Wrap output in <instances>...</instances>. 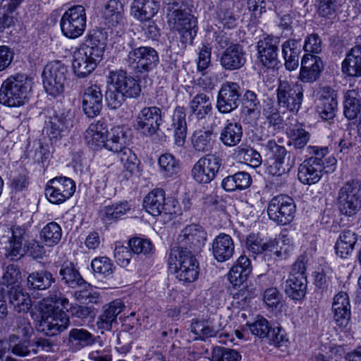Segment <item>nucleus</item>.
Listing matches in <instances>:
<instances>
[{
	"label": "nucleus",
	"instance_id": "1",
	"mask_svg": "<svg viewBox=\"0 0 361 361\" xmlns=\"http://www.w3.org/2000/svg\"><path fill=\"white\" fill-rule=\"evenodd\" d=\"M169 26L182 35L185 42L192 41L196 35L197 20L184 0H169L166 6Z\"/></svg>",
	"mask_w": 361,
	"mask_h": 361
},
{
	"label": "nucleus",
	"instance_id": "2",
	"mask_svg": "<svg viewBox=\"0 0 361 361\" xmlns=\"http://www.w3.org/2000/svg\"><path fill=\"white\" fill-rule=\"evenodd\" d=\"M32 81L25 74L11 75L4 80L0 88V103L8 107L23 106L28 100Z\"/></svg>",
	"mask_w": 361,
	"mask_h": 361
},
{
	"label": "nucleus",
	"instance_id": "3",
	"mask_svg": "<svg viewBox=\"0 0 361 361\" xmlns=\"http://www.w3.org/2000/svg\"><path fill=\"white\" fill-rule=\"evenodd\" d=\"M309 154H314L305 159L298 167V177L305 185H312L318 183L324 173H328V166H324L323 156L327 152L326 148L319 149L309 146L307 148Z\"/></svg>",
	"mask_w": 361,
	"mask_h": 361
},
{
	"label": "nucleus",
	"instance_id": "4",
	"mask_svg": "<svg viewBox=\"0 0 361 361\" xmlns=\"http://www.w3.org/2000/svg\"><path fill=\"white\" fill-rule=\"evenodd\" d=\"M168 262L170 267L174 266L179 281L192 283L197 279L198 262L190 251L172 248Z\"/></svg>",
	"mask_w": 361,
	"mask_h": 361
},
{
	"label": "nucleus",
	"instance_id": "5",
	"mask_svg": "<svg viewBox=\"0 0 361 361\" xmlns=\"http://www.w3.org/2000/svg\"><path fill=\"white\" fill-rule=\"evenodd\" d=\"M68 71L67 66L60 61L48 63L42 72V82L47 94L56 97L63 93L67 83Z\"/></svg>",
	"mask_w": 361,
	"mask_h": 361
},
{
	"label": "nucleus",
	"instance_id": "6",
	"mask_svg": "<svg viewBox=\"0 0 361 361\" xmlns=\"http://www.w3.org/2000/svg\"><path fill=\"white\" fill-rule=\"evenodd\" d=\"M336 202L340 212L355 215L361 208V184L357 180L346 181L338 190Z\"/></svg>",
	"mask_w": 361,
	"mask_h": 361
},
{
	"label": "nucleus",
	"instance_id": "7",
	"mask_svg": "<svg viewBox=\"0 0 361 361\" xmlns=\"http://www.w3.org/2000/svg\"><path fill=\"white\" fill-rule=\"evenodd\" d=\"M86 22L87 16L84 6H73L68 8L61 18V32L67 38L76 39L84 33Z\"/></svg>",
	"mask_w": 361,
	"mask_h": 361
},
{
	"label": "nucleus",
	"instance_id": "8",
	"mask_svg": "<svg viewBox=\"0 0 361 361\" xmlns=\"http://www.w3.org/2000/svg\"><path fill=\"white\" fill-rule=\"evenodd\" d=\"M159 61L157 51L150 47H140L128 52L126 62L136 73H147L156 68Z\"/></svg>",
	"mask_w": 361,
	"mask_h": 361
},
{
	"label": "nucleus",
	"instance_id": "9",
	"mask_svg": "<svg viewBox=\"0 0 361 361\" xmlns=\"http://www.w3.org/2000/svg\"><path fill=\"white\" fill-rule=\"evenodd\" d=\"M296 206L293 198L286 195H279L271 199L267 214L269 219L279 225H287L293 221Z\"/></svg>",
	"mask_w": 361,
	"mask_h": 361
},
{
	"label": "nucleus",
	"instance_id": "10",
	"mask_svg": "<svg viewBox=\"0 0 361 361\" xmlns=\"http://www.w3.org/2000/svg\"><path fill=\"white\" fill-rule=\"evenodd\" d=\"M276 96L280 107L298 111L303 100V88L300 84L279 80Z\"/></svg>",
	"mask_w": 361,
	"mask_h": 361
},
{
	"label": "nucleus",
	"instance_id": "11",
	"mask_svg": "<svg viewBox=\"0 0 361 361\" xmlns=\"http://www.w3.org/2000/svg\"><path fill=\"white\" fill-rule=\"evenodd\" d=\"M221 165V159L216 154H208L200 158L194 164L191 175L200 184L210 183L216 177Z\"/></svg>",
	"mask_w": 361,
	"mask_h": 361
},
{
	"label": "nucleus",
	"instance_id": "12",
	"mask_svg": "<svg viewBox=\"0 0 361 361\" xmlns=\"http://www.w3.org/2000/svg\"><path fill=\"white\" fill-rule=\"evenodd\" d=\"M70 324L69 317L62 310H48L43 312L37 330L48 336H54L66 330Z\"/></svg>",
	"mask_w": 361,
	"mask_h": 361
},
{
	"label": "nucleus",
	"instance_id": "13",
	"mask_svg": "<svg viewBox=\"0 0 361 361\" xmlns=\"http://www.w3.org/2000/svg\"><path fill=\"white\" fill-rule=\"evenodd\" d=\"M74 181L67 177L60 176L51 179L47 183L45 195L53 204H61L69 199L75 192Z\"/></svg>",
	"mask_w": 361,
	"mask_h": 361
},
{
	"label": "nucleus",
	"instance_id": "14",
	"mask_svg": "<svg viewBox=\"0 0 361 361\" xmlns=\"http://www.w3.org/2000/svg\"><path fill=\"white\" fill-rule=\"evenodd\" d=\"M241 88L238 83L227 81L221 85L216 99V109L221 114H229L239 105Z\"/></svg>",
	"mask_w": 361,
	"mask_h": 361
},
{
	"label": "nucleus",
	"instance_id": "15",
	"mask_svg": "<svg viewBox=\"0 0 361 361\" xmlns=\"http://www.w3.org/2000/svg\"><path fill=\"white\" fill-rule=\"evenodd\" d=\"M206 233L198 225L191 224L183 228L177 238L178 246L174 247L179 250L197 252L204 244Z\"/></svg>",
	"mask_w": 361,
	"mask_h": 361
},
{
	"label": "nucleus",
	"instance_id": "16",
	"mask_svg": "<svg viewBox=\"0 0 361 361\" xmlns=\"http://www.w3.org/2000/svg\"><path fill=\"white\" fill-rule=\"evenodd\" d=\"M161 122V110L159 107H145L136 117L135 127L140 133L152 136L159 130Z\"/></svg>",
	"mask_w": 361,
	"mask_h": 361
},
{
	"label": "nucleus",
	"instance_id": "17",
	"mask_svg": "<svg viewBox=\"0 0 361 361\" xmlns=\"http://www.w3.org/2000/svg\"><path fill=\"white\" fill-rule=\"evenodd\" d=\"M266 156L268 157L267 172L274 176H281L288 170V164H285L287 154L286 148L279 145L274 140H269L264 146Z\"/></svg>",
	"mask_w": 361,
	"mask_h": 361
},
{
	"label": "nucleus",
	"instance_id": "18",
	"mask_svg": "<svg viewBox=\"0 0 361 361\" xmlns=\"http://www.w3.org/2000/svg\"><path fill=\"white\" fill-rule=\"evenodd\" d=\"M143 204L146 211L154 216L162 212L166 214L176 213L174 200H169L166 202L164 191L159 188L148 193L144 199Z\"/></svg>",
	"mask_w": 361,
	"mask_h": 361
},
{
	"label": "nucleus",
	"instance_id": "19",
	"mask_svg": "<svg viewBox=\"0 0 361 361\" xmlns=\"http://www.w3.org/2000/svg\"><path fill=\"white\" fill-rule=\"evenodd\" d=\"M101 61L100 59L79 47L73 54V73L78 78H86L93 72Z\"/></svg>",
	"mask_w": 361,
	"mask_h": 361
},
{
	"label": "nucleus",
	"instance_id": "20",
	"mask_svg": "<svg viewBox=\"0 0 361 361\" xmlns=\"http://www.w3.org/2000/svg\"><path fill=\"white\" fill-rule=\"evenodd\" d=\"M108 82L111 83L118 91L123 93L126 97H137L141 91L138 82L121 70L111 71Z\"/></svg>",
	"mask_w": 361,
	"mask_h": 361
},
{
	"label": "nucleus",
	"instance_id": "21",
	"mask_svg": "<svg viewBox=\"0 0 361 361\" xmlns=\"http://www.w3.org/2000/svg\"><path fill=\"white\" fill-rule=\"evenodd\" d=\"M280 38L267 36L257 42L259 58L262 63L268 68L275 66L278 59Z\"/></svg>",
	"mask_w": 361,
	"mask_h": 361
},
{
	"label": "nucleus",
	"instance_id": "22",
	"mask_svg": "<svg viewBox=\"0 0 361 361\" xmlns=\"http://www.w3.org/2000/svg\"><path fill=\"white\" fill-rule=\"evenodd\" d=\"M103 95L97 85H92L85 90L82 95V109L88 117H95L101 111Z\"/></svg>",
	"mask_w": 361,
	"mask_h": 361
},
{
	"label": "nucleus",
	"instance_id": "23",
	"mask_svg": "<svg viewBox=\"0 0 361 361\" xmlns=\"http://www.w3.org/2000/svg\"><path fill=\"white\" fill-rule=\"evenodd\" d=\"M323 70V63L319 57L305 54L301 61L299 78L303 82H313L320 76Z\"/></svg>",
	"mask_w": 361,
	"mask_h": 361
},
{
	"label": "nucleus",
	"instance_id": "24",
	"mask_svg": "<svg viewBox=\"0 0 361 361\" xmlns=\"http://www.w3.org/2000/svg\"><path fill=\"white\" fill-rule=\"evenodd\" d=\"M246 62L243 47L238 43L226 49L220 58L221 66L226 70L235 71L242 68Z\"/></svg>",
	"mask_w": 361,
	"mask_h": 361
},
{
	"label": "nucleus",
	"instance_id": "25",
	"mask_svg": "<svg viewBox=\"0 0 361 361\" xmlns=\"http://www.w3.org/2000/svg\"><path fill=\"white\" fill-rule=\"evenodd\" d=\"M108 134V126L104 121L100 120L91 123L85 133L87 145L94 150L104 147Z\"/></svg>",
	"mask_w": 361,
	"mask_h": 361
},
{
	"label": "nucleus",
	"instance_id": "26",
	"mask_svg": "<svg viewBox=\"0 0 361 361\" xmlns=\"http://www.w3.org/2000/svg\"><path fill=\"white\" fill-rule=\"evenodd\" d=\"M107 34L102 30H93L80 47L102 60L106 46Z\"/></svg>",
	"mask_w": 361,
	"mask_h": 361
},
{
	"label": "nucleus",
	"instance_id": "27",
	"mask_svg": "<svg viewBox=\"0 0 361 361\" xmlns=\"http://www.w3.org/2000/svg\"><path fill=\"white\" fill-rule=\"evenodd\" d=\"M234 242L229 235L221 233L213 240L212 254L219 262L230 259L234 254Z\"/></svg>",
	"mask_w": 361,
	"mask_h": 361
},
{
	"label": "nucleus",
	"instance_id": "28",
	"mask_svg": "<svg viewBox=\"0 0 361 361\" xmlns=\"http://www.w3.org/2000/svg\"><path fill=\"white\" fill-rule=\"evenodd\" d=\"M124 307L123 303L118 300L104 305L102 313L97 321V326L102 330H111L113 324L116 322L117 316L123 311Z\"/></svg>",
	"mask_w": 361,
	"mask_h": 361
},
{
	"label": "nucleus",
	"instance_id": "29",
	"mask_svg": "<svg viewBox=\"0 0 361 361\" xmlns=\"http://www.w3.org/2000/svg\"><path fill=\"white\" fill-rule=\"evenodd\" d=\"M281 48L286 68L289 71L296 69L299 65V58L302 49L301 39H289L283 42Z\"/></svg>",
	"mask_w": 361,
	"mask_h": 361
},
{
	"label": "nucleus",
	"instance_id": "30",
	"mask_svg": "<svg viewBox=\"0 0 361 361\" xmlns=\"http://www.w3.org/2000/svg\"><path fill=\"white\" fill-rule=\"evenodd\" d=\"M186 112L183 107L175 109L172 116V127L174 130V141L178 147H183L187 135Z\"/></svg>",
	"mask_w": 361,
	"mask_h": 361
},
{
	"label": "nucleus",
	"instance_id": "31",
	"mask_svg": "<svg viewBox=\"0 0 361 361\" xmlns=\"http://www.w3.org/2000/svg\"><path fill=\"white\" fill-rule=\"evenodd\" d=\"M159 7L154 0H134L131 14L140 21H149L157 13Z\"/></svg>",
	"mask_w": 361,
	"mask_h": 361
},
{
	"label": "nucleus",
	"instance_id": "32",
	"mask_svg": "<svg viewBox=\"0 0 361 361\" xmlns=\"http://www.w3.org/2000/svg\"><path fill=\"white\" fill-rule=\"evenodd\" d=\"M94 343V336L85 329L74 328L68 332L67 345L73 351L80 350Z\"/></svg>",
	"mask_w": 361,
	"mask_h": 361
},
{
	"label": "nucleus",
	"instance_id": "33",
	"mask_svg": "<svg viewBox=\"0 0 361 361\" xmlns=\"http://www.w3.org/2000/svg\"><path fill=\"white\" fill-rule=\"evenodd\" d=\"M9 303L18 312H27L32 306L30 295L21 286H13L8 290Z\"/></svg>",
	"mask_w": 361,
	"mask_h": 361
},
{
	"label": "nucleus",
	"instance_id": "34",
	"mask_svg": "<svg viewBox=\"0 0 361 361\" xmlns=\"http://www.w3.org/2000/svg\"><path fill=\"white\" fill-rule=\"evenodd\" d=\"M278 242L275 240L264 241L257 233H250L245 240V247L253 255H257L264 252H274L277 249Z\"/></svg>",
	"mask_w": 361,
	"mask_h": 361
},
{
	"label": "nucleus",
	"instance_id": "35",
	"mask_svg": "<svg viewBox=\"0 0 361 361\" xmlns=\"http://www.w3.org/2000/svg\"><path fill=\"white\" fill-rule=\"evenodd\" d=\"M344 115L349 120L361 117V90L357 88L349 90L345 93Z\"/></svg>",
	"mask_w": 361,
	"mask_h": 361
},
{
	"label": "nucleus",
	"instance_id": "36",
	"mask_svg": "<svg viewBox=\"0 0 361 361\" xmlns=\"http://www.w3.org/2000/svg\"><path fill=\"white\" fill-rule=\"evenodd\" d=\"M189 108L192 116L198 120L204 119L212 110V103L209 95L205 93L196 94L190 102Z\"/></svg>",
	"mask_w": 361,
	"mask_h": 361
},
{
	"label": "nucleus",
	"instance_id": "37",
	"mask_svg": "<svg viewBox=\"0 0 361 361\" xmlns=\"http://www.w3.org/2000/svg\"><path fill=\"white\" fill-rule=\"evenodd\" d=\"M243 128L240 123L227 121L225 126L221 129L219 140L227 147H235L241 141Z\"/></svg>",
	"mask_w": 361,
	"mask_h": 361
},
{
	"label": "nucleus",
	"instance_id": "38",
	"mask_svg": "<svg viewBox=\"0 0 361 361\" xmlns=\"http://www.w3.org/2000/svg\"><path fill=\"white\" fill-rule=\"evenodd\" d=\"M127 135L123 127L115 126L108 131L104 147L114 153H118L127 148Z\"/></svg>",
	"mask_w": 361,
	"mask_h": 361
},
{
	"label": "nucleus",
	"instance_id": "39",
	"mask_svg": "<svg viewBox=\"0 0 361 361\" xmlns=\"http://www.w3.org/2000/svg\"><path fill=\"white\" fill-rule=\"evenodd\" d=\"M68 121L63 116L54 115L45 122L44 130L51 140H59L68 128Z\"/></svg>",
	"mask_w": 361,
	"mask_h": 361
},
{
	"label": "nucleus",
	"instance_id": "40",
	"mask_svg": "<svg viewBox=\"0 0 361 361\" xmlns=\"http://www.w3.org/2000/svg\"><path fill=\"white\" fill-rule=\"evenodd\" d=\"M306 276H289L286 281L285 292L293 300L302 299L306 294Z\"/></svg>",
	"mask_w": 361,
	"mask_h": 361
},
{
	"label": "nucleus",
	"instance_id": "41",
	"mask_svg": "<svg viewBox=\"0 0 361 361\" xmlns=\"http://www.w3.org/2000/svg\"><path fill=\"white\" fill-rule=\"evenodd\" d=\"M357 234L350 229L343 230L335 245V250L337 255L342 258L346 257L354 250V246L357 242Z\"/></svg>",
	"mask_w": 361,
	"mask_h": 361
},
{
	"label": "nucleus",
	"instance_id": "42",
	"mask_svg": "<svg viewBox=\"0 0 361 361\" xmlns=\"http://www.w3.org/2000/svg\"><path fill=\"white\" fill-rule=\"evenodd\" d=\"M55 282L53 274L47 270L30 273L27 278V286L33 290H46Z\"/></svg>",
	"mask_w": 361,
	"mask_h": 361
},
{
	"label": "nucleus",
	"instance_id": "43",
	"mask_svg": "<svg viewBox=\"0 0 361 361\" xmlns=\"http://www.w3.org/2000/svg\"><path fill=\"white\" fill-rule=\"evenodd\" d=\"M192 145L195 151L202 153L212 150L214 144L213 131L212 130H197L192 135Z\"/></svg>",
	"mask_w": 361,
	"mask_h": 361
},
{
	"label": "nucleus",
	"instance_id": "44",
	"mask_svg": "<svg viewBox=\"0 0 361 361\" xmlns=\"http://www.w3.org/2000/svg\"><path fill=\"white\" fill-rule=\"evenodd\" d=\"M343 71L350 76H361V49L353 47L343 62Z\"/></svg>",
	"mask_w": 361,
	"mask_h": 361
},
{
	"label": "nucleus",
	"instance_id": "45",
	"mask_svg": "<svg viewBox=\"0 0 361 361\" xmlns=\"http://www.w3.org/2000/svg\"><path fill=\"white\" fill-rule=\"evenodd\" d=\"M221 330V325L214 319L195 321L191 324V331L200 339L216 336Z\"/></svg>",
	"mask_w": 361,
	"mask_h": 361
},
{
	"label": "nucleus",
	"instance_id": "46",
	"mask_svg": "<svg viewBox=\"0 0 361 361\" xmlns=\"http://www.w3.org/2000/svg\"><path fill=\"white\" fill-rule=\"evenodd\" d=\"M61 280L64 284L72 288H76L83 283V279L72 262H64L59 270Z\"/></svg>",
	"mask_w": 361,
	"mask_h": 361
},
{
	"label": "nucleus",
	"instance_id": "47",
	"mask_svg": "<svg viewBox=\"0 0 361 361\" xmlns=\"http://www.w3.org/2000/svg\"><path fill=\"white\" fill-rule=\"evenodd\" d=\"M130 210V206L128 202L116 203L114 204L104 206L99 214L102 220L105 224H111L113 221L121 218Z\"/></svg>",
	"mask_w": 361,
	"mask_h": 361
},
{
	"label": "nucleus",
	"instance_id": "48",
	"mask_svg": "<svg viewBox=\"0 0 361 361\" xmlns=\"http://www.w3.org/2000/svg\"><path fill=\"white\" fill-rule=\"evenodd\" d=\"M345 0H319L318 13L322 17L334 19L341 12Z\"/></svg>",
	"mask_w": 361,
	"mask_h": 361
},
{
	"label": "nucleus",
	"instance_id": "49",
	"mask_svg": "<svg viewBox=\"0 0 361 361\" xmlns=\"http://www.w3.org/2000/svg\"><path fill=\"white\" fill-rule=\"evenodd\" d=\"M118 157L123 164L125 173V177L128 178L135 171L137 168V159L132 150L127 147L124 148L120 152L117 153Z\"/></svg>",
	"mask_w": 361,
	"mask_h": 361
},
{
	"label": "nucleus",
	"instance_id": "50",
	"mask_svg": "<svg viewBox=\"0 0 361 361\" xmlns=\"http://www.w3.org/2000/svg\"><path fill=\"white\" fill-rule=\"evenodd\" d=\"M61 226L54 221L46 225L40 233L41 238L48 246H54L58 244L61 238Z\"/></svg>",
	"mask_w": 361,
	"mask_h": 361
},
{
	"label": "nucleus",
	"instance_id": "51",
	"mask_svg": "<svg viewBox=\"0 0 361 361\" xmlns=\"http://www.w3.org/2000/svg\"><path fill=\"white\" fill-rule=\"evenodd\" d=\"M290 145L295 149H302L310 140V133L299 126L290 128L288 132Z\"/></svg>",
	"mask_w": 361,
	"mask_h": 361
},
{
	"label": "nucleus",
	"instance_id": "52",
	"mask_svg": "<svg viewBox=\"0 0 361 361\" xmlns=\"http://www.w3.org/2000/svg\"><path fill=\"white\" fill-rule=\"evenodd\" d=\"M20 271L17 266L11 264L8 266L4 273L0 285L11 290L13 286H21L19 283Z\"/></svg>",
	"mask_w": 361,
	"mask_h": 361
},
{
	"label": "nucleus",
	"instance_id": "53",
	"mask_svg": "<svg viewBox=\"0 0 361 361\" xmlns=\"http://www.w3.org/2000/svg\"><path fill=\"white\" fill-rule=\"evenodd\" d=\"M159 164L165 176L172 177L179 171L178 162L171 154L166 153L160 156Z\"/></svg>",
	"mask_w": 361,
	"mask_h": 361
},
{
	"label": "nucleus",
	"instance_id": "54",
	"mask_svg": "<svg viewBox=\"0 0 361 361\" xmlns=\"http://www.w3.org/2000/svg\"><path fill=\"white\" fill-rule=\"evenodd\" d=\"M241 355L233 349L216 347L212 350V361H240Z\"/></svg>",
	"mask_w": 361,
	"mask_h": 361
},
{
	"label": "nucleus",
	"instance_id": "55",
	"mask_svg": "<svg viewBox=\"0 0 361 361\" xmlns=\"http://www.w3.org/2000/svg\"><path fill=\"white\" fill-rule=\"evenodd\" d=\"M91 267L95 274L102 276H109L114 271L113 264L106 257L94 258L92 261Z\"/></svg>",
	"mask_w": 361,
	"mask_h": 361
},
{
	"label": "nucleus",
	"instance_id": "56",
	"mask_svg": "<svg viewBox=\"0 0 361 361\" xmlns=\"http://www.w3.org/2000/svg\"><path fill=\"white\" fill-rule=\"evenodd\" d=\"M105 98L108 106L112 109H116L120 107L126 99L123 93L118 91L111 83H109Z\"/></svg>",
	"mask_w": 361,
	"mask_h": 361
},
{
	"label": "nucleus",
	"instance_id": "57",
	"mask_svg": "<svg viewBox=\"0 0 361 361\" xmlns=\"http://www.w3.org/2000/svg\"><path fill=\"white\" fill-rule=\"evenodd\" d=\"M248 326L251 333L260 338H267L271 329L267 319L259 316L257 317L253 323L248 324Z\"/></svg>",
	"mask_w": 361,
	"mask_h": 361
},
{
	"label": "nucleus",
	"instance_id": "58",
	"mask_svg": "<svg viewBox=\"0 0 361 361\" xmlns=\"http://www.w3.org/2000/svg\"><path fill=\"white\" fill-rule=\"evenodd\" d=\"M243 105L247 114L259 113L261 105L257 94L251 90H247L243 96Z\"/></svg>",
	"mask_w": 361,
	"mask_h": 361
},
{
	"label": "nucleus",
	"instance_id": "59",
	"mask_svg": "<svg viewBox=\"0 0 361 361\" xmlns=\"http://www.w3.org/2000/svg\"><path fill=\"white\" fill-rule=\"evenodd\" d=\"M121 5L117 0H109L105 6L104 14L111 18L112 23H119L122 19Z\"/></svg>",
	"mask_w": 361,
	"mask_h": 361
},
{
	"label": "nucleus",
	"instance_id": "60",
	"mask_svg": "<svg viewBox=\"0 0 361 361\" xmlns=\"http://www.w3.org/2000/svg\"><path fill=\"white\" fill-rule=\"evenodd\" d=\"M129 247L135 254L147 255L152 251V244L147 239L134 238L130 240Z\"/></svg>",
	"mask_w": 361,
	"mask_h": 361
},
{
	"label": "nucleus",
	"instance_id": "61",
	"mask_svg": "<svg viewBox=\"0 0 361 361\" xmlns=\"http://www.w3.org/2000/svg\"><path fill=\"white\" fill-rule=\"evenodd\" d=\"M338 109L337 101H332L329 102H320L317 106V111L321 118L325 121L333 119L336 116V112Z\"/></svg>",
	"mask_w": 361,
	"mask_h": 361
},
{
	"label": "nucleus",
	"instance_id": "62",
	"mask_svg": "<svg viewBox=\"0 0 361 361\" xmlns=\"http://www.w3.org/2000/svg\"><path fill=\"white\" fill-rule=\"evenodd\" d=\"M238 155L251 166H259L262 161L260 154L252 148H238Z\"/></svg>",
	"mask_w": 361,
	"mask_h": 361
},
{
	"label": "nucleus",
	"instance_id": "63",
	"mask_svg": "<svg viewBox=\"0 0 361 361\" xmlns=\"http://www.w3.org/2000/svg\"><path fill=\"white\" fill-rule=\"evenodd\" d=\"M282 295L276 288L266 289L263 295V300L267 307L276 308L281 303Z\"/></svg>",
	"mask_w": 361,
	"mask_h": 361
},
{
	"label": "nucleus",
	"instance_id": "64",
	"mask_svg": "<svg viewBox=\"0 0 361 361\" xmlns=\"http://www.w3.org/2000/svg\"><path fill=\"white\" fill-rule=\"evenodd\" d=\"M132 252L128 247L117 245L114 250V257L121 267H125L130 263Z\"/></svg>",
	"mask_w": 361,
	"mask_h": 361
}]
</instances>
